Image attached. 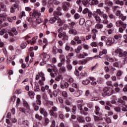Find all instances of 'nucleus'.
<instances>
[{
	"mask_svg": "<svg viewBox=\"0 0 127 127\" xmlns=\"http://www.w3.org/2000/svg\"><path fill=\"white\" fill-rule=\"evenodd\" d=\"M113 53L115 56H118V57H120V58L127 56V52L126 51L123 52V50L120 48L116 49L113 51Z\"/></svg>",
	"mask_w": 127,
	"mask_h": 127,
	"instance_id": "1",
	"label": "nucleus"
},
{
	"mask_svg": "<svg viewBox=\"0 0 127 127\" xmlns=\"http://www.w3.org/2000/svg\"><path fill=\"white\" fill-rule=\"evenodd\" d=\"M42 57H43L42 60L43 62H41L40 63V65H41V66H43V65H44V64L46 63V61H48V60L50 59V56H49V55H48L46 53L41 55L39 57V59H41Z\"/></svg>",
	"mask_w": 127,
	"mask_h": 127,
	"instance_id": "2",
	"label": "nucleus"
},
{
	"mask_svg": "<svg viewBox=\"0 0 127 127\" xmlns=\"http://www.w3.org/2000/svg\"><path fill=\"white\" fill-rule=\"evenodd\" d=\"M58 66V67H60V71H61L62 74L66 73L67 70L65 66L63 65V63H59Z\"/></svg>",
	"mask_w": 127,
	"mask_h": 127,
	"instance_id": "3",
	"label": "nucleus"
},
{
	"mask_svg": "<svg viewBox=\"0 0 127 127\" xmlns=\"http://www.w3.org/2000/svg\"><path fill=\"white\" fill-rule=\"evenodd\" d=\"M8 34L10 36H14V35H17L18 34V32L16 30V28L15 27L12 28L10 31L8 32Z\"/></svg>",
	"mask_w": 127,
	"mask_h": 127,
	"instance_id": "4",
	"label": "nucleus"
},
{
	"mask_svg": "<svg viewBox=\"0 0 127 127\" xmlns=\"http://www.w3.org/2000/svg\"><path fill=\"white\" fill-rule=\"evenodd\" d=\"M70 6V3L68 2H63L62 9L64 11H66V10H68V7Z\"/></svg>",
	"mask_w": 127,
	"mask_h": 127,
	"instance_id": "5",
	"label": "nucleus"
},
{
	"mask_svg": "<svg viewBox=\"0 0 127 127\" xmlns=\"http://www.w3.org/2000/svg\"><path fill=\"white\" fill-rule=\"evenodd\" d=\"M88 79L90 80V81H91L90 82V83H91V85H92V86H96V85L98 84V82H97V81H96V78L94 77H89Z\"/></svg>",
	"mask_w": 127,
	"mask_h": 127,
	"instance_id": "6",
	"label": "nucleus"
},
{
	"mask_svg": "<svg viewBox=\"0 0 127 127\" xmlns=\"http://www.w3.org/2000/svg\"><path fill=\"white\" fill-rule=\"evenodd\" d=\"M6 14L5 13H3L2 14H0V23L3 22L5 19L6 18Z\"/></svg>",
	"mask_w": 127,
	"mask_h": 127,
	"instance_id": "7",
	"label": "nucleus"
},
{
	"mask_svg": "<svg viewBox=\"0 0 127 127\" xmlns=\"http://www.w3.org/2000/svg\"><path fill=\"white\" fill-rule=\"evenodd\" d=\"M82 2L84 5H86V4L90 2V0H77L76 3L77 4H80Z\"/></svg>",
	"mask_w": 127,
	"mask_h": 127,
	"instance_id": "8",
	"label": "nucleus"
},
{
	"mask_svg": "<svg viewBox=\"0 0 127 127\" xmlns=\"http://www.w3.org/2000/svg\"><path fill=\"white\" fill-rule=\"evenodd\" d=\"M104 92L105 95L106 96H111L112 95V90L109 89L108 87H105L104 89Z\"/></svg>",
	"mask_w": 127,
	"mask_h": 127,
	"instance_id": "9",
	"label": "nucleus"
},
{
	"mask_svg": "<svg viewBox=\"0 0 127 127\" xmlns=\"http://www.w3.org/2000/svg\"><path fill=\"white\" fill-rule=\"evenodd\" d=\"M113 66L121 69V68L123 67V64L122 63V62H116L113 63Z\"/></svg>",
	"mask_w": 127,
	"mask_h": 127,
	"instance_id": "10",
	"label": "nucleus"
},
{
	"mask_svg": "<svg viewBox=\"0 0 127 127\" xmlns=\"http://www.w3.org/2000/svg\"><path fill=\"white\" fill-rule=\"evenodd\" d=\"M40 113L41 115H43L44 117H47V112L44 108L40 109Z\"/></svg>",
	"mask_w": 127,
	"mask_h": 127,
	"instance_id": "11",
	"label": "nucleus"
},
{
	"mask_svg": "<svg viewBox=\"0 0 127 127\" xmlns=\"http://www.w3.org/2000/svg\"><path fill=\"white\" fill-rule=\"evenodd\" d=\"M105 12L104 11H101L100 9H97L96 10V11H94L93 12V14L94 15H96V13H97L100 15V16H102L103 14H104Z\"/></svg>",
	"mask_w": 127,
	"mask_h": 127,
	"instance_id": "12",
	"label": "nucleus"
},
{
	"mask_svg": "<svg viewBox=\"0 0 127 127\" xmlns=\"http://www.w3.org/2000/svg\"><path fill=\"white\" fill-rule=\"evenodd\" d=\"M57 19H59V17L55 16L54 17L51 18L49 20L50 23H54L56 21V20H57Z\"/></svg>",
	"mask_w": 127,
	"mask_h": 127,
	"instance_id": "13",
	"label": "nucleus"
},
{
	"mask_svg": "<svg viewBox=\"0 0 127 127\" xmlns=\"http://www.w3.org/2000/svg\"><path fill=\"white\" fill-rule=\"evenodd\" d=\"M95 114L97 115V116H101L102 115V113L100 112V107L98 106H95Z\"/></svg>",
	"mask_w": 127,
	"mask_h": 127,
	"instance_id": "14",
	"label": "nucleus"
},
{
	"mask_svg": "<svg viewBox=\"0 0 127 127\" xmlns=\"http://www.w3.org/2000/svg\"><path fill=\"white\" fill-rule=\"evenodd\" d=\"M43 51L45 53L49 51V46H48V45L45 44L43 46Z\"/></svg>",
	"mask_w": 127,
	"mask_h": 127,
	"instance_id": "15",
	"label": "nucleus"
},
{
	"mask_svg": "<svg viewBox=\"0 0 127 127\" xmlns=\"http://www.w3.org/2000/svg\"><path fill=\"white\" fill-rule=\"evenodd\" d=\"M57 20H58L57 21L58 25H59V26L63 25V24L65 23V20H61V19H60V18L59 17L58 19H57Z\"/></svg>",
	"mask_w": 127,
	"mask_h": 127,
	"instance_id": "16",
	"label": "nucleus"
},
{
	"mask_svg": "<svg viewBox=\"0 0 127 127\" xmlns=\"http://www.w3.org/2000/svg\"><path fill=\"white\" fill-rule=\"evenodd\" d=\"M73 40H74V41H76L77 44H81V43H82V40L80 39L79 36H75L73 38Z\"/></svg>",
	"mask_w": 127,
	"mask_h": 127,
	"instance_id": "17",
	"label": "nucleus"
},
{
	"mask_svg": "<svg viewBox=\"0 0 127 127\" xmlns=\"http://www.w3.org/2000/svg\"><path fill=\"white\" fill-rule=\"evenodd\" d=\"M41 15V13H40V12H38V11L36 10H33V13H32L33 16L35 17V16H37V15L38 16H40Z\"/></svg>",
	"mask_w": 127,
	"mask_h": 127,
	"instance_id": "18",
	"label": "nucleus"
},
{
	"mask_svg": "<svg viewBox=\"0 0 127 127\" xmlns=\"http://www.w3.org/2000/svg\"><path fill=\"white\" fill-rule=\"evenodd\" d=\"M88 55V53L83 52L82 54H80L78 56V58H79L80 59H82V58H85V57H87Z\"/></svg>",
	"mask_w": 127,
	"mask_h": 127,
	"instance_id": "19",
	"label": "nucleus"
},
{
	"mask_svg": "<svg viewBox=\"0 0 127 127\" xmlns=\"http://www.w3.org/2000/svg\"><path fill=\"white\" fill-rule=\"evenodd\" d=\"M68 33L69 34H73V35H76L77 34V31L75 29H70L68 31Z\"/></svg>",
	"mask_w": 127,
	"mask_h": 127,
	"instance_id": "20",
	"label": "nucleus"
},
{
	"mask_svg": "<svg viewBox=\"0 0 127 127\" xmlns=\"http://www.w3.org/2000/svg\"><path fill=\"white\" fill-rule=\"evenodd\" d=\"M99 1L98 0H90L89 4L90 5H94V4H98Z\"/></svg>",
	"mask_w": 127,
	"mask_h": 127,
	"instance_id": "21",
	"label": "nucleus"
},
{
	"mask_svg": "<svg viewBox=\"0 0 127 127\" xmlns=\"http://www.w3.org/2000/svg\"><path fill=\"white\" fill-rule=\"evenodd\" d=\"M50 121L48 118H45V122L42 124V125L44 127H46V126H48V124H49Z\"/></svg>",
	"mask_w": 127,
	"mask_h": 127,
	"instance_id": "22",
	"label": "nucleus"
},
{
	"mask_svg": "<svg viewBox=\"0 0 127 127\" xmlns=\"http://www.w3.org/2000/svg\"><path fill=\"white\" fill-rule=\"evenodd\" d=\"M112 43H114V39L112 38H109L106 42V44L108 45H110V44H112Z\"/></svg>",
	"mask_w": 127,
	"mask_h": 127,
	"instance_id": "23",
	"label": "nucleus"
},
{
	"mask_svg": "<svg viewBox=\"0 0 127 127\" xmlns=\"http://www.w3.org/2000/svg\"><path fill=\"white\" fill-rule=\"evenodd\" d=\"M65 50L66 51H70V52H73V48L70 47L68 45H66L65 46Z\"/></svg>",
	"mask_w": 127,
	"mask_h": 127,
	"instance_id": "24",
	"label": "nucleus"
},
{
	"mask_svg": "<svg viewBox=\"0 0 127 127\" xmlns=\"http://www.w3.org/2000/svg\"><path fill=\"white\" fill-rule=\"evenodd\" d=\"M123 112H127V105L125 104H120Z\"/></svg>",
	"mask_w": 127,
	"mask_h": 127,
	"instance_id": "25",
	"label": "nucleus"
},
{
	"mask_svg": "<svg viewBox=\"0 0 127 127\" xmlns=\"http://www.w3.org/2000/svg\"><path fill=\"white\" fill-rule=\"evenodd\" d=\"M39 75L40 77H41L42 81H45V75L44 73L42 72H40L39 73Z\"/></svg>",
	"mask_w": 127,
	"mask_h": 127,
	"instance_id": "26",
	"label": "nucleus"
},
{
	"mask_svg": "<svg viewBox=\"0 0 127 127\" xmlns=\"http://www.w3.org/2000/svg\"><path fill=\"white\" fill-rule=\"evenodd\" d=\"M82 95V91L78 90L76 92H75L74 95L75 97H79Z\"/></svg>",
	"mask_w": 127,
	"mask_h": 127,
	"instance_id": "27",
	"label": "nucleus"
},
{
	"mask_svg": "<svg viewBox=\"0 0 127 127\" xmlns=\"http://www.w3.org/2000/svg\"><path fill=\"white\" fill-rule=\"evenodd\" d=\"M121 105L120 106H117L115 107L114 110L115 112H117V113H121L122 111V109H121Z\"/></svg>",
	"mask_w": 127,
	"mask_h": 127,
	"instance_id": "28",
	"label": "nucleus"
},
{
	"mask_svg": "<svg viewBox=\"0 0 127 127\" xmlns=\"http://www.w3.org/2000/svg\"><path fill=\"white\" fill-rule=\"evenodd\" d=\"M81 50H82V46L79 45L75 49V52L76 53H80Z\"/></svg>",
	"mask_w": 127,
	"mask_h": 127,
	"instance_id": "29",
	"label": "nucleus"
},
{
	"mask_svg": "<svg viewBox=\"0 0 127 127\" xmlns=\"http://www.w3.org/2000/svg\"><path fill=\"white\" fill-rule=\"evenodd\" d=\"M63 37V40H68V36H67V35H66V32H64L62 33H61Z\"/></svg>",
	"mask_w": 127,
	"mask_h": 127,
	"instance_id": "30",
	"label": "nucleus"
},
{
	"mask_svg": "<svg viewBox=\"0 0 127 127\" xmlns=\"http://www.w3.org/2000/svg\"><path fill=\"white\" fill-rule=\"evenodd\" d=\"M28 95L31 99H33L34 98V96H35V93L33 91H29Z\"/></svg>",
	"mask_w": 127,
	"mask_h": 127,
	"instance_id": "31",
	"label": "nucleus"
},
{
	"mask_svg": "<svg viewBox=\"0 0 127 127\" xmlns=\"http://www.w3.org/2000/svg\"><path fill=\"white\" fill-rule=\"evenodd\" d=\"M93 16L95 18V19L97 21V22H101V17L98 15H94L93 14Z\"/></svg>",
	"mask_w": 127,
	"mask_h": 127,
	"instance_id": "32",
	"label": "nucleus"
},
{
	"mask_svg": "<svg viewBox=\"0 0 127 127\" xmlns=\"http://www.w3.org/2000/svg\"><path fill=\"white\" fill-rule=\"evenodd\" d=\"M77 120L79 123H84L85 120H84V118H82L81 117H77Z\"/></svg>",
	"mask_w": 127,
	"mask_h": 127,
	"instance_id": "33",
	"label": "nucleus"
},
{
	"mask_svg": "<svg viewBox=\"0 0 127 127\" xmlns=\"http://www.w3.org/2000/svg\"><path fill=\"white\" fill-rule=\"evenodd\" d=\"M103 26H104L102 24H97L95 25V28H97V29H102Z\"/></svg>",
	"mask_w": 127,
	"mask_h": 127,
	"instance_id": "34",
	"label": "nucleus"
},
{
	"mask_svg": "<svg viewBox=\"0 0 127 127\" xmlns=\"http://www.w3.org/2000/svg\"><path fill=\"white\" fill-rule=\"evenodd\" d=\"M74 56V54L73 53H71L68 54V55L66 57V59L69 60V59H71L72 57Z\"/></svg>",
	"mask_w": 127,
	"mask_h": 127,
	"instance_id": "35",
	"label": "nucleus"
},
{
	"mask_svg": "<svg viewBox=\"0 0 127 127\" xmlns=\"http://www.w3.org/2000/svg\"><path fill=\"white\" fill-rule=\"evenodd\" d=\"M116 15L117 16H119V18H120V17H122L123 16V14H122L121 11L118 10L116 13Z\"/></svg>",
	"mask_w": 127,
	"mask_h": 127,
	"instance_id": "36",
	"label": "nucleus"
},
{
	"mask_svg": "<svg viewBox=\"0 0 127 127\" xmlns=\"http://www.w3.org/2000/svg\"><path fill=\"white\" fill-rule=\"evenodd\" d=\"M105 3L108 4L109 6H111V5H113V2L111 1V0H105Z\"/></svg>",
	"mask_w": 127,
	"mask_h": 127,
	"instance_id": "37",
	"label": "nucleus"
},
{
	"mask_svg": "<svg viewBox=\"0 0 127 127\" xmlns=\"http://www.w3.org/2000/svg\"><path fill=\"white\" fill-rule=\"evenodd\" d=\"M116 26H122L123 25V22L121 20H118L116 23Z\"/></svg>",
	"mask_w": 127,
	"mask_h": 127,
	"instance_id": "38",
	"label": "nucleus"
},
{
	"mask_svg": "<svg viewBox=\"0 0 127 127\" xmlns=\"http://www.w3.org/2000/svg\"><path fill=\"white\" fill-rule=\"evenodd\" d=\"M107 53L108 52L107 51V50L103 49L102 52H100L99 56H102L104 55V54H107Z\"/></svg>",
	"mask_w": 127,
	"mask_h": 127,
	"instance_id": "39",
	"label": "nucleus"
},
{
	"mask_svg": "<svg viewBox=\"0 0 127 127\" xmlns=\"http://www.w3.org/2000/svg\"><path fill=\"white\" fill-rule=\"evenodd\" d=\"M122 37H123V35H122V34H121L118 35H115L114 36V39L116 40H118V39H119V38H122Z\"/></svg>",
	"mask_w": 127,
	"mask_h": 127,
	"instance_id": "40",
	"label": "nucleus"
},
{
	"mask_svg": "<svg viewBox=\"0 0 127 127\" xmlns=\"http://www.w3.org/2000/svg\"><path fill=\"white\" fill-rule=\"evenodd\" d=\"M31 112V110H30V108H27V109H25L24 113L26 115H29Z\"/></svg>",
	"mask_w": 127,
	"mask_h": 127,
	"instance_id": "41",
	"label": "nucleus"
},
{
	"mask_svg": "<svg viewBox=\"0 0 127 127\" xmlns=\"http://www.w3.org/2000/svg\"><path fill=\"white\" fill-rule=\"evenodd\" d=\"M123 74H124V71H123L122 70H119L117 73V77H121V76H122Z\"/></svg>",
	"mask_w": 127,
	"mask_h": 127,
	"instance_id": "42",
	"label": "nucleus"
},
{
	"mask_svg": "<svg viewBox=\"0 0 127 127\" xmlns=\"http://www.w3.org/2000/svg\"><path fill=\"white\" fill-rule=\"evenodd\" d=\"M66 68L67 70H68V71H71V70H72V68H73V66L71 64H66Z\"/></svg>",
	"mask_w": 127,
	"mask_h": 127,
	"instance_id": "43",
	"label": "nucleus"
},
{
	"mask_svg": "<svg viewBox=\"0 0 127 127\" xmlns=\"http://www.w3.org/2000/svg\"><path fill=\"white\" fill-rule=\"evenodd\" d=\"M62 95L64 98H67L68 97V93L66 91H63Z\"/></svg>",
	"mask_w": 127,
	"mask_h": 127,
	"instance_id": "44",
	"label": "nucleus"
},
{
	"mask_svg": "<svg viewBox=\"0 0 127 127\" xmlns=\"http://www.w3.org/2000/svg\"><path fill=\"white\" fill-rule=\"evenodd\" d=\"M23 105L24 106V107L27 108V109H30V106H29V104H28V103L26 101H24L23 102Z\"/></svg>",
	"mask_w": 127,
	"mask_h": 127,
	"instance_id": "45",
	"label": "nucleus"
},
{
	"mask_svg": "<svg viewBox=\"0 0 127 127\" xmlns=\"http://www.w3.org/2000/svg\"><path fill=\"white\" fill-rule=\"evenodd\" d=\"M60 59L61 60V62H64L65 60V56L64 55H61L60 56Z\"/></svg>",
	"mask_w": 127,
	"mask_h": 127,
	"instance_id": "46",
	"label": "nucleus"
},
{
	"mask_svg": "<svg viewBox=\"0 0 127 127\" xmlns=\"http://www.w3.org/2000/svg\"><path fill=\"white\" fill-rule=\"evenodd\" d=\"M53 53L54 54H57L58 53V49L55 47L53 48Z\"/></svg>",
	"mask_w": 127,
	"mask_h": 127,
	"instance_id": "47",
	"label": "nucleus"
},
{
	"mask_svg": "<svg viewBox=\"0 0 127 127\" xmlns=\"http://www.w3.org/2000/svg\"><path fill=\"white\" fill-rule=\"evenodd\" d=\"M43 20L41 19V18H37L36 20V23H37L38 24H40V23H41V22H42Z\"/></svg>",
	"mask_w": 127,
	"mask_h": 127,
	"instance_id": "48",
	"label": "nucleus"
},
{
	"mask_svg": "<svg viewBox=\"0 0 127 127\" xmlns=\"http://www.w3.org/2000/svg\"><path fill=\"white\" fill-rule=\"evenodd\" d=\"M90 83V81L88 79H85L82 81L83 85H88Z\"/></svg>",
	"mask_w": 127,
	"mask_h": 127,
	"instance_id": "49",
	"label": "nucleus"
},
{
	"mask_svg": "<svg viewBox=\"0 0 127 127\" xmlns=\"http://www.w3.org/2000/svg\"><path fill=\"white\" fill-rule=\"evenodd\" d=\"M61 79H62V76H61V75H59L57 77L55 78V80L57 81L58 82H59V81H60Z\"/></svg>",
	"mask_w": 127,
	"mask_h": 127,
	"instance_id": "50",
	"label": "nucleus"
},
{
	"mask_svg": "<svg viewBox=\"0 0 127 127\" xmlns=\"http://www.w3.org/2000/svg\"><path fill=\"white\" fill-rule=\"evenodd\" d=\"M35 118L37 119V120H39V121L42 120V117L39 116V115L38 114L35 115Z\"/></svg>",
	"mask_w": 127,
	"mask_h": 127,
	"instance_id": "51",
	"label": "nucleus"
},
{
	"mask_svg": "<svg viewBox=\"0 0 127 127\" xmlns=\"http://www.w3.org/2000/svg\"><path fill=\"white\" fill-rule=\"evenodd\" d=\"M20 103V99L17 98L16 100V108H18V106H19V103Z\"/></svg>",
	"mask_w": 127,
	"mask_h": 127,
	"instance_id": "52",
	"label": "nucleus"
},
{
	"mask_svg": "<svg viewBox=\"0 0 127 127\" xmlns=\"http://www.w3.org/2000/svg\"><path fill=\"white\" fill-rule=\"evenodd\" d=\"M85 23V19L84 18H80V21H79V24L82 25V24H84Z\"/></svg>",
	"mask_w": 127,
	"mask_h": 127,
	"instance_id": "53",
	"label": "nucleus"
},
{
	"mask_svg": "<svg viewBox=\"0 0 127 127\" xmlns=\"http://www.w3.org/2000/svg\"><path fill=\"white\" fill-rule=\"evenodd\" d=\"M11 103H12V104H13L14 103V102H15V96H13L11 97Z\"/></svg>",
	"mask_w": 127,
	"mask_h": 127,
	"instance_id": "54",
	"label": "nucleus"
},
{
	"mask_svg": "<svg viewBox=\"0 0 127 127\" xmlns=\"http://www.w3.org/2000/svg\"><path fill=\"white\" fill-rule=\"evenodd\" d=\"M1 8H2V10L3 11H4L6 8V6L3 4H0Z\"/></svg>",
	"mask_w": 127,
	"mask_h": 127,
	"instance_id": "55",
	"label": "nucleus"
},
{
	"mask_svg": "<svg viewBox=\"0 0 127 127\" xmlns=\"http://www.w3.org/2000/svg\"><path fill=\"white\" fill-rule=\"evenodd\" d=\"M90 11L87 8H85L82 11V13L84 14H86V13H88Z\"/></svg>",
	"mask_w": 127,
	"mask_h": 127,
	"instance_id": "56",
	"label": "nucleus"
},
{
	"mask_svg": "<svg viewBox=\"0 0 127 127\" xmlns=\"http://www.w3.org/2000/svg\"><path fill=\"white\" fill-rule=\"evenodd\" d=\"M18 4H12L11 6V7H12V8H13L14 9H16V8H17L18 7Z\"/></svg>",
	"mask_w": 127,
	"mask_h": 127,
	"instance_id": "57",
	"label": "nucleus"
},
{
	"mask_svg": "<svg viewBox=\"0 0 127 127\" xmlns=\"http://www.w3.org/2000/svg\"><path fill=\"white\" fill-rule=\"evenodd\" d=\"M73 127H80V126H79V124H78V122H73Z\"/></svg>",
	"mask_w": 127,
	"mask_h": 127,
	"instance_id": "58",
	"label": "nucleus"
},
{
	"mask_svg": "<svg viewBox=\"0 0 127 127\" xmlns=\"http://www.w3.org/2000/svg\"><path fill=\"white\" fill-rule=\"evenodd\" d=\"M86 25L91 26L92 25V21L91 20H87L86 22Z\"/></svg>",
	"mask_w": 127,
	"mask_h": 127,
	"instance_id": "59",
	"label": "nucleus"
},
{
	"mask_svg": "<svg viewBox=\"0 0 127 127\" xmlns=\"http://www.w3.org/2000/svg\"><path fill=\"white\" fill-rule=\"evenodd\" d=\"M93 117H94L95 122H99V121H100V119L99 118V117L96 116L95 115H94Z\"/></svg>",
	"mask_w": 127,
	"mask_h": 127,
	"instance_id": "60",
	"label": "nucleus"
},
{
	"mask_svg": "<svg viewBox=\"0 0 127 127\" xmlns=\"http://www.w3.org/2000/svg\"><path fill=\"white\" fill-rule=\"evenodd\" d=\"M27 44L26 43H23L21 45V47L23 49L26 47Z\"/></svg>",
	"mask_w": 127,
	"mask_h": 127,
	"instance_id": "61",
	"label": "nucleus"
},
{
	"mask_svg": "<svg viewBox=\"0 0 127 127\" xmlns=\"http://www.w3.org/2000/svg\"><path fill=\"white\" fill-rule=\"evenodd\" d=\"M74 17L75 19H78L80 18V15L78 13H76L74 14Z\"/></svg>",
	"mask_w": 127,
	"mask_h": 127,
	"instance_id": "62",
	"label": "nucleus"
},
{
	"mask_svg": "<svg viewBox=\"0 0 127 127\" xmlns=\"http://www.w3.org/2000/svg\"><path fill=\"white\" fill-rule=\"evenodd\" d=\"M56 126V122H55V121L52 120L51 127H55Z\"/></svg>",
	"mask_w": 127,
	"mask_h": 127,
	"instance_id": "63",
	"label": "nucleus"
},
{
	"mask_svg": "<svg viewBox=\"0 0 127 127\" xmlns=\"http://www.w3.org/2000/svg\"><path fill=\"white\" fill-rule=\"evenodd\" d=\"M80 63L82 64V65H85L86 63H87V60H83L82 61H81L80 62Z\"/></svg>",
	"mask_w": 127,
	"mask_h": 127,
	"instance_id": "64",
	"label": "nucleus"
}]
</instances>
